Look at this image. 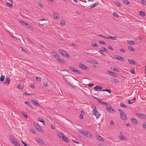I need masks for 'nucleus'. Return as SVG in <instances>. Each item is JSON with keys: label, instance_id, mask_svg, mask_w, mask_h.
I'll return each mask as SVG.
<instances>
[{"label": "nucleus", "instance_id": "obj_1", "mask_svg": "<svg viewBox=\"0 0 146 146\" xmlns=\"http://www.w3.org/2000/svg\"><path fill=\"white\" fill-rule=\"evenodd\" d=\"M92 113L93 115H94L97 119L99 118L100 116V114L98 111L96 107H95L92 111Z\"/></svg>", "mask_w": 146, "mask_h": 146}, {"label": "nucleus", "instance_id": "obj_2", "mask_svg": "<svg viewBox=\"0 0 146 146\" xmlns=\"http://www.w3.org/2000/svg\"><path fill=\"white\" fill-rule=\"evenodd\" d=\"M80 132L85 135V136H87L88 137H90L92 136V135L91 133L85 130L84 131H80Z\"/></svg>", "mask_w": 146, "mask_h": 146}, {"label": "nucleus", "instance_id": "obj_3", "mask_svg": "<svg viewBox=\"0 0 146 146\" xmlns=\"http://www.w3.org/2000/svg\"><path fill=\"white\" fill-rule=\"evenodd\" d=\"M106 108L107 110L109 112L114 113L115 112V110L110 105L106 107Z\"/></svg>", "mask_w": 146, "mask_h": 146}, {"label": "nucleus", "instance_id": "obj_4", "mask_svg": "<svg viewBox=\"0 0 146 146\" xmlns=\"http://www.w3.org/2000/svg\"><path fill=\"white\" fill-rule=\"evenodd\" d=\"M59 51L61 53L63 56L68 58H69V55L66 52L63 51L62 50H59Z\"/></svg>", "mask_w": 146, "mask_h": 146}, {"label": "nucleus", "instance_id": "obj_5", "mask_svg": "<svg viewBox=\"0 0 146 146\" xmlns=\"http://www.w3.org/2000/svg\"><path fill=\"white\" fill-rule=\"evenodd\" d=\"M136 115L140 118L141 119H145L146 115L139 113H137L136 114Z\"/></svg>", "mask_w": 146, "mask_h": 146}, {"label": "nucleus", "instance_id": "obj_6", "mask_svg": "<svg viewBox=\"0 0 146 146\" xmlns=\"http://www.w3.org/2000/svg\"><path fill=\"white\" fill-rule=\"evenodd\" d=\"M131 121L132 122L134 125H137L138 123V121L135 118H131Z\"/></svg>", "mask_w": 146, "mask_h": 146}, {"label": "nucleus", "instance_id": "obj_7", "mask_svg": "<svg viewBox=\"0 0 146 146\" xmlns=\"http://www.w3.org/2000/svg\"><path fill=\"white\" fill-rule=\"evenodd\" d=\"M32 101L33 103V104L36 106H39V104L38 102V101L36 100L33 99L32 100Z\"/></svg>", "mask_w": 146, "mask_h": 146}, {"label": "nucleus", "instance_id": "obj_8", "mask_svg": "<svg viewBox=\"0 0 146 146\" xmlns=\"http://www.w3.org/2000/svg\"><path fill=\"white\" fill-rule=\"evenodd\" d=\"M103 88L101 86H100L98 85H97L96 86L95 88H94V89L95 90V91H101L102 90V89Z\"/></svg>", "mask_w": 146, "mask_h": 146}, {"label": "nucleus", "instance_id": "obj_9", "mask_svg": "<svg viewBox=\"0 0 146 146\" xmlns=\"http://www.w3.org/2000/svg\"><path fill=\"white\" fill-rule=\"evenodd\" d=\"M120 117L123 120H126L127 119V117L124 113H122L120 114Z\"/></svg>", "mask_w": 146, "mask_h": 146}, {"label": "nucleus", "instance_id": "obj_10", "mask_svg": "<svg viewBox=\"0 0 146 146\" xmlns=\"http://www.w3.org/2000/svg\"><path fill=\"white\" fill-rule=\"evenodd\" d=\"M9 139L10 141L13 144L15 143V142L17 141L15 139H14V137L12 136H10L9 137Z\"/></svg>", "mask_w": 146, "mask_h": 146}, {"label": "nucleus", "instance_id": "obj_11", "mask_svg": "<svg viewBox=\"0 0 146 146\" xmlns=\"http://www.w3.org/2000/svg\"><path fill=\"white\" fill-rule=\"evenodd\" d=\"M36 128L38 131L40 133H42L43 131L42 130V128L39 125H37L36 126Z\"/></svg>", "mask_w": 146, "mask_h": 146}, {"label": "nucleus", "instance_id": "obj_12", "mask_svg": "<svg viewBox=\"0 0 146 146\" xmlns=\"http://www.w3.org/2000/svg\"><path fill=\"white\" fill-rule=\"evenodd\" d=\"M51 54L53 56H54L55 58H58L59 57L58 54L56 53L54 51H52L51 52Z\"/></svg>", "mask_w": 146, "mask_h": 146}, {"label": "nucleus", "instance_id": "obj_13", "mask_svg": "<svg viewBox=\"0 0 146 146\" xmlns=\"http://www.w3.org/2000/svg\"><path fill=\"white\" fill-rule=\"evenodd\" d=\"M35 140L39 143H41L42 144H44L43 141L39 138H36Z\"/></svg>", "mask_w": 146, "mask_h": 146}, {"label": "nucleus", "instance_id": "obj_14", "mask_svg": "<svg viewBox=\"0 0 146 146\" xmlns=\"http://www.w3.org/2000/svg\"><path fill=\"white\" fill-rule=\"evenodd\" d=\"M114 58L117 59L120 61H122L124 59V58L118 55H115L114 56Z\"/></svg>", "mask_w": 146, "mask_h": 146}, {"label": "nucleus", "instance_id": "obj_15", "mask_svg": "<svg viewBox=\"0 0 146 146\" xmlns=\"http://www.w3.org/2000/svg\"><path fill=\"white\" fill-rule=\"evenodd\" d=\"M63 79L68 84V85L70 86L72 84L69 82L68 78L65 76H63Z\"/></svg>", "mask_w": 146, "mask_h": 146}, {"label": "nucleus", "instance_id": "obj_16", "mask_svg": "<svg viewBox=\"0 0 146 146\" xmlns=\"http://www.w3.org/2000/svg\"><path fill=\"white\" fill-rule=\"evenodd\" d=\"M107 72L108 73L110 74L111 75L113 76H117L116 74L113 72L109 70H107Z\"/></svg>", "mask_w": 146, "mask_h": 146}, {"label": "nucleus", "instance_id": "obj_17", "mask_svg": "<svg viewBox=\"0 0 146 146\" xmlns=\"http://www.w3.org/2000/svg\"><path fill=\"white\" fill-rule=\"evenodd\" d=\"M96 137L97 138L98 140L101 141H104V140L102 137L100 135H96Z\"/></svg>", "mask_w": 146, "mask_h": 146}, {"label": "nucleus", "instance_id": "obj_18", "mask_svg": "<svg viewBox=\"0 0 146 146\" xmlns=\"http://www.w3.org/2000/svg\"><path fill=\"white\" fill-rule=\"evenodd\" d=\"M10 80L9 77H7L5 82V84H7V85H8L9 83Z\"/></svg>", "mask_w": 146, "mask_h": 146}, {"label": "nucleus", "instance_id": "obj_19", "mask_svg": "<svg viewBox=\"0 0 146 146\" xmlns=\"http://www.w3.org/2000/svg\"><path fill=\"white\" fill-rule=\"evenodd\" d=\"M80 67L84 69H86L88 68V67L84 65V64H82L80 63Z\"/></svg>", "mask_w": 146, "mask_h": 146}, {"label": "nucleus", "instance_id": "obj_20", "mask_svg": "<svg viewBox=\"0 0 146 146\" xmlns=\"http://www.w3.org/2000/svg\"><path fill=\"white\" fill-rule=\"evenodd\" d=\"M111 81L113 82H115L117 83H118L119 82V80L115 78H111Z\"/></svg>", "mask_w": 146, "mask_h": 146}, {"label": "nucleus", "instance_id": "obj_21", "mask_svg": "<svg viewBox=\"0 0 146 146\" xmlns=\"http://www.w3.org/2000/svg\"><path fill=\"white\" fill-rule=\"evenodd\" d=\"M38 121H39L42 123L44 125H45V121H44L43 119L40 117H39L38 118Z\"/></svg>", "mask_w": 146, "mask_h": 146}, {"label": "nucleus", "instance_id": "obj_22", "mask_svg": "<svg viewBox=\"0 0 146 146\" xmlns=\"http://www.w3.org/2000/svg\"><path fill=\"white\" fill-rule=\"evenodd\" d=\"M63 137H62V139L64 141L67 142H69V140L64 135H63Z\"/></svg>", "mask_w": 146, "mask_h": 146}, {"label": "nucleus", "instance_id": "obj_23", "mask_svg": "<svg viewBox=\"0 0 146 146\" xmlns=\"http://www.w3.org/2000/svg\"><path fill=\"white\" fill-rule=\"evenodd\" d=\"M57 60L58 61L62 64L64 63L65 62V61L64 60L60 59L59 57L57 58Z\"/></svg>", "mask_w": 146, "mask_h": 146}, {"label": "nucleus", "instance_id": "obj_24", "mask_svg": "<svg viewBox=\"0 0 146 146\" xmlns=\"http://www.w3.org/2000/svg\"><path fill=\"white\" fill-rule=\"evenodd\" d=\"M119 137L121 140H125L127 139V137L122 135L119 136Z\"/></svg>", "mask_w": 146, "mask_h": 146}, {"label": "nucleus", "instance_id": "obj_25", "mask_svg": "<svg viewBox=\"0 0 146 146\" xmlns=\"http://www.w3.org/2000/svg\"><path fill=\"white\" fill-rule=\"evenodd\" d=\"M127 42L129 45H135V42L132 40H127Z\"/></svg>", "mask_w": 146, "mask_h": 146}, {"label": "nucleus", "instance_id": "obj_26", "mask_svg": "<svg viewBox=\"0 0 146 146\" xmlns=\"http://www.w3.org/2000/svg\"><path fill=\"white\" fill-rule=\"evenodd\" d=\"M20 23H21V25L23 26L27 25V23L23 21H20Z\"/></svg>", "mask_w": 146, "mask_h": 146}, {"label": "nucleus", "instance_id": "obj_27", "mask_svg": "<svg viewBox=\"0 0 146 146\" xmlns=\"http://www.w3.org/2000/svg\"><path fill=\"white\" fill-rule=\"evenodd\" d=\"M54 18L56 19H58L59 18V16L56 13H54L52 14Z\"/></svg>", "mask_w": 146, "mask_h": 146}, {"label": "nucleus", "instance_id": "obj_28", "mask_svg": "<svg viewBox=\"0 0 146 146\" xmlns=\"http://www.w3.org/2000/svg\"><path fill=\"white\" fill-rule=\"evenodd\" d=\"M99 3L98 2H97L94 3L93 5H92L91 6H90V7H91V8H92L97 5H99Z\"/></svg>", "mask_w": 146, "mask_h": 146}, {"label": "nucleus", "instance_id": "obj_29", "mask_svg": "<svg viewBox=\"0 0 146 146\" xmlns=\"http://www.w3.org/2000/svg\"><path fill=\"white\" fill-rule=\"evenodd\" d=\"M128 49L129 50L133 52H135V49L131 46H129L128 47Z\"/></svg>", "mask_w": 146, "mask_h": 146}, {"label": "nucleus", "instance_id": "obj_30", "mask_svg": "<svg viewBox=\"0 0 146 146\" xmlns=\"http://www.w3.org/2000/svg\"><path fill=\"white\" fill-rule=\"evenodd\" d=\"M63 135H64L62 132H60V133L58 134V136L60 139L62 138L63 137Z\"/></svg>", "mask_w": 146, "mask_h": 146}, {"label": "nucleus", "instance_id": "obj_31", "mask_svg": "<svg viewBox=\"0 0 146 146\" xmlns=\"http://www.w3.org/2000/svg\"><path fill=\"white\" fill-rule=\"evenodd\" d=\"M128 61L131 64H135V62H134L133 60L130 59L128 60Z\"/></svg>", "mask_w": 146, "mask_h": 146}, {"label": "nucleus", "instance_id": "obj_32", "mask_svg": "<svg viewBox=\"0 0 146 146\" xmlns=\"http://www.w3.org/2000/svg\"><path fill=\"white\" fill-rule=\"evenodd\" d=\"M116 36H109L108 37L106 38L108 39H111L112 40H114L116 38Z\"/></svg>", "mask_w": 146, "mask_h": 146}, {"label": "nucleus", "instance_id": "obj_33", "mask_svg": "<svg viewBox=\"0 0 146 146\" xmlns=\"http://www.w3.org/2000/svg\"><path fill=\"white\" fill-rule=\"evenodd\" d=\"M139 14L140 15L143 16H145V13L144 12L142 11H140L139 13Z\"/></svg>", "mask_w": 146, "mask_h": 146}, {"label": "nucleus", "instance_id": "obj_34", "mask_svg": "<svg viewBox=\"0 0 146 146\" xmlns=\"http://www.w3.org/2000/svg\"><path fill=\"white\" fill-rule=\"evenodd\" d=\"M120 106L121 107H122L125 108H127V106L125 104L123 103H121Z\"/></svg>", "mask_w": 146, "mask_h": 146}, {"label": "nucleus", "instance_id": "obj_35", "mask_svg": "<svg viewBox=\"0 0 146 146\" xmlns=\"http://www.w3.org/2000/svg\"><path fill=\"white\" fill-rule=\"evenodd\" d=\"M28 106L31 107V108H33V107L31 106V105L30 103L27 102H25Z\"/></svg>", "mask_w": 146, "mask_h": 146}, {"label": "nucleus", "instance_id": "obj_36", "mask_svg": "<svg viewBox=\"0 0 146 146\" xmlns=\"http://www.w3.org/2000/svg\"><path fill=\"white\" fill-rule=\"evenodd\" d=\"M102 91H106L110 93H111V91L110 90L107 89L103 90H102Z\"/></svg>", "mask_w": 146, "mask_h": 146}, {"label": "nucleus", "instance_id": "obj_37", "mask_svg": "<svg viewBox=\"0 0 146 146\" xmlns=\"http://www.w3.org/2000/svg\"><path fill=\"white\" fill-rule=\"evenodd\" d=\"M5 79V76L4 75H2L0 78V81L2 82Z\"/></svg>", "mask_w": 146, "mask_h": 146}, {"label": "nucleus", "instance_id": "obj_38", "mask_svg": "<svg viewBox=\"0 0 146 146\" xmlns=\"http://www.w3.org/2000/svg\"><path fill=\"white\" fill-rule=\"evenodd\" d=\"M60 23L62 26L64 25L65 24V21L64 20H61L60 21Z\"/></svg>", "mask_w": 146, "mask_h": 146}, {"label": "nucleus", "instance_id": "obj_39", "mask_svg": "<svg viewBox=\"0 0 146 146\" xmlns=\"http://www.w3.org/2000/svg\"><path fill=\"white\" fill-rule=\"evenodd\" d=\"M17 88L20 89H23V85H19L17 86Z\"/></svg>", "mask_w": 146, "mask_h": 146}, {"label": "nucleus", "instance_id": "obj_40", "mask_svg": "<svg viewBox=\"0 0 146 146\" xmlns=\"http://www.w3.org/2000/svg\"><path fill=\"white\" fill-rule=\"evenodd\" d=\"M69 69H70L71 70L74 72V71L76 69L75 68L73 67H69Z\"/></svg>", "mask_w": 146, "mask_h": 146}, {"label": "nucleus", "instance_id": "obj_41", "mask_svg": "<svg viewBox=\"0 0 146 146\" xmlns=\"http://www.w3.org/2000/svg\"><path fill=\"white\" fill-rule=\"evenodd\" d=\"M13 144L15 146H20L19 144L18 143L17 141L15 142V143H13Z\"/></svg>", "mask_w": 146, "mask_h": 146}, {"label": "nucleus", "instance_id": "obj_42", "mask_svg": "<svg viewBox=\"0 0 146 146\" xmlns=\"http://www.w3.org/2000/svg\"><path fill=\"white\" fill-rule=\"evenodd\" d=\"M96 99L97 101H98L99 102L101 103H102V102H103L100 99H99L98 98H96Z\"/></svg>", "mask_w": 146, "mask_h": 146}, {"label": "nucleus", "instance_id": "obj_43", "mask_svg": "<svg viewBox=\"0 0 146 146\" xmlns=\"http://www.w3.org/2000/svg\"><path fill=\"white\" fill-rule=\"evenodd\" d=\"M7 6L12 7L13 6V4L12 3L11 4H10L9 3H7Z\"/></svg>", "mask_w": 146, "mask_h": 146}, {"label": "nucleus", "instance_id": "obj_44", "mask_svg": "<svg viewBox=\"0 0 146 146\" xmlns=\"http://www.w3.org/2000/svg\"><path fill=\"white\" fill-rule=\"evenodd\" d=\"M113 14L114 16H116L117 17H119V16L115 12H113Z\"/></svg>", "mask_w": 146, "mask_h": 146}, {"label": "nucleus", "instance_id": "obj_45", "mask_svg": "<svg viewBox=\"0 0 146 146\" xmlns=\"http://www.w3.org/2000/svg\"><path fill=\"white\" fill-rule=\"evenodd\" d=\"M20 48L22 50L23 52H24L25 53H26V54H28L27 52V51L25 50L24 49L23 47H21Z\"/></svg>", "mask_w": 146, "mask_h": 146}, {"label": "nucleus", "instance_id": "obj_46", "mask_svg": "<svg viewBox=\"0 0 146 146\" xmlns=\"http://www.w3.org/2000/svg\"><path fill=\"white\" fill-rule=\"evenodd\" d=\"M36 80L37 81L39 82V81H41V78L37 77L36 78Z\"/></svg>", "mask_w": 146, "mask_h": 146}, {"label": "nucleus", "instance_id": "obj_47", "mask_svg": "<svg viewBox=\"0 0 146 146\" xmlns=\"http://www.w3.org/2000/svg\"><path fill=\"white\" fill-rule=\"evenodd\" d=\"M99 42L101 44H103V45H105L106 44L105 42L103 41H99Z\"/></svg>", "mask_w": 146, "mask_h": 146}, {"label": "nucleus", "instance_id": "obj_48", "mask_svg": "<svg viewBox=\"0 0 146 146\" xmlns=\"http://www.w3.org/2000/svg\"><path fill=\"white\" fill-rule=\"evenodd\" d=\"M115 3L116 4V5H117L118 7L120 6L121 5H120V3H119L118 2H115Z\"/></svg>", "mask_w": 146, "mask_h": 146}, {"label": "nucleus", "instance_id": "obj_49", "mask_svg": "<svg viewBox=\"0 0 146 146\" xmlns=\"http://www.w3.org/2000/svg\"><path fill=\"white\" fill-rule=\"evenodd\" d=\"M123 1L125 4H129V2L127 0H123Z\"/></svg>", "mask_w": 146, "mask_h": 146}, {"label": "nucleus", "instance_id": "obj_50", "mask_svg": "<svg viewBox=\"0 0 146 146\" xmlns=\"http://www.w3.org/2000/svg\"><path fill=\"white\" fill-rule=\"evenodd\" d=\"M74 72H76L78 73V74H81V72L80 71L78 70H77L76 69V70H75Z\"/></svg>", "mask_w": 146, "mask_h": 146}, {"label": "nucleus", "instance_id": "obj_51", "mask_svg": "<svg viewBox=\"0 0 146 146\" xmlns=\"http://www.w3.org/2000/svg\"><path fill=\"white\" fill-rule=\"evenodd\" d=\"M111 69L113 70H114L115 71H116V72H118L119 71V70H118V69L117 68H112Z\"/></svg>", "mask_w": 146, "mask_h": 146}, {"label": "nucleus", "instance_id": "obj_52", "mask_svg": "<svg viewBox=\"0 0 146 146\" xmlns=\"http://www.w3.org/2000/svg\"><path fill=\"white\" fill-rule=\"evenodd\" d=\"M38 5L41 7H43V5L42 3L41 2H39L38 3Z\"/></svg>", "mask_w": 146, "mask_h": 146}, {"label": "nucleus", "instance_id": "obj_53", "mask_svg": "<svg viewBox=\"0 0 146 146\" xmlns=\"http://www.w3.org/2000/svg\"><path fill=\"white\" fill-rule=\"evenodd\" d=\"M47 84L48 83L47 82H44L43 83V85L45 87H47Z\"/></svg>", "mask_w": 146, "mask_h": 146}, {"label": "nucleus", "instance_id": "obj_54", "mask_svg": "<svg viewBox=\"0 0 146 146\" xmlns=\"http://www.w3.org/2000/svg\"><path fill=\"white\" fill-rule=\"evenodd\" d=\"M131 72L133 74H135V70H134V68H133L132 70H131Z\"/></svg>", "mask_w": 146, "mask_h": 146}, {"label": "nucleus", "instance_id": "obj_55", "mask_svg": "<svg viewBox=\"0 0 146 146\" xmlns=\"http://www.w3.org/2000/svg\"><path fill=\"white\" fill-rule=\"evenodd\" d=\"M23 115L26 118L28 117V115L27 114L23 113Z\"/></svg>", "mask_w": 146, "mask_h": 146}, {"label": "nucleus", "instance_id": "obj_56", "mask_svg": "<svg viewBox=\"0 0 146 146\" xmlns=\"http://www.w3.org/2000/svg\"><path fill=\"white\" fill-rule=\"evenodd\" d=\"M22 142L23 143V144L25 146H29V145L28 144H26L23 141H22Z\"/></svg>", "mask_w": 146, "mask_h": 146}, {"label": "nucleus", "instance_id": "obj_57", "mask_svg": "<svg viewBox=\"0 0 146 146\" xmlns=\"http://www.w3.org/2000/svg\"><path fill=\"white\" fill-rule=\"evenodd\" d=\"M31 131L34 134H36V131L35 130L33 129H31Z\"/></svg>", "mask_w": 146, "mask_h": 146}, {"label": "nucleus", "instance_id": "obj_58", "mask_svg": "<svg viewBox=\"0 0 146 146\" xmlns=\"http://www.w3.org/2000/svg\"><path fill=\"white\" fill-rule=\"evenodd\" d=\"M143 127L144 128H146V123H144L143 124Z\"/></svg>", "mask_w": 146, "mask_h": 146}, {"label": "nucleus", "instance_id": "obj_59", "mask_svg": "<svg viewBox=\"0 0 146 146\" xmlns=\"http://www.w3.org/2000/svg\"><path fill=\"white\" fill-rule=\"evenodd\" d=\"M94 85V84L93 83H91V84H88V86L89 87H92Z\"/></svg>", "mask_w": 146, "mask_h": 146}, {"label": "nucleus", "instance_id": "obj_60", "mask_svg": "<svg viewBox=\"0 0 146 146\" xmlns=\"http://www.w3.org/2000/svg\"><path fill=\"white\" fill-rule=\"evenodd\" d=\"M102 49L105 51L106 52L107 51V49L106 48H104L103 47H102Z\"/></svg>", "mask_w": 146, "mask_h": 146}, {"label": "nucleus", "instance_id": "obj_61", "mask_svg": "<svg viewBox=\"0 0 146 146\" xmlns=\"http://www.w3.org/2000/svg\"><path fill=\"white\" fill-rule=\"evenodd\" d=\"M99 52L100 53L102 54L103 55H104V56H106V55H105L104 53H103V52L102 50H100Z\"/></svg>", "mask_w": 146, "mask_h": 146}, {"label": "nucleus", "instance_id": "obj_62", "mask_svg": "<svg viewBox=\"0 0 146 146\" xmlns=\"http://www.w3.org/2000/svg\"><path fill=\"white\" fill-rule=\"evenodd\" d=\"M134 102H131V101L130 100H128V103L129 104H133V103Z\"/></svg>", "mask_w": 146, "mask_h": 146}, {"label": "nucleus", "instance_id": "obj_63", "mask_svg": "<svg viewBox=\"0 0 146 146\" xmlns=\"http://www.w3.org/2000/svg\"><path fill=\"white\" fill-rule=\"evenodd\" d=\"M81 114L84 115V112L83 110H81Z\"/></svg>", "mask_w": 146, "mask_h": 146}, {"label": "nucleus", "instance_id": "obj_64", "mask_svg": "<svg viewBox=\"0 0 146 146\" xmlns=\"http://www.w3.org/2000/svg\"><path fill=\"white\" fill-rule=\"evenodd\" d=\"M80 119H82L83 118V115H80Z\"/></svg>", "mask_w": 146, "mask_h": 146}]
</instances>
